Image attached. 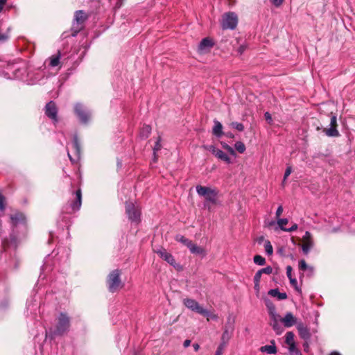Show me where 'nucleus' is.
Segmentation results:
<instances>
[{
  "label": "nucleus",
  "mask_w": 355,
  "mask_h": 355,
  "mask_svg": "<svg viewBox=\"0 0 355 355\" xmlns=\"http://www.w3.org/2000/svg\"><path fill=\"white\" fill-rule=\"evenodd\" d=\"M188 248L189 249L190 252L192 254L200 255L202 257L205 256V254H206V252L204 248H202L200 246H198L197 245L193 243L192 242L190 244V245H189Z\"/></svg>",
  "instance_id": "20"
},
{
  "label": "nucleus",
  "mask_w": 355,
  "mask_h": 355,
  "mask_svg": "<svg viewBox=\"0 0 355 355\" xmlns=\"http://www.w3.org/2000/svg\"><path fill=\"white\" fill-rule=\"evenodd\" d=\"M280 321L283 323L284 327L287 328L291 327L294 324L297 325L298 323L297 318L291 312H287L284 318H280Z\"/></svg>",
  "instance_id": "13"
},
{
  "label": "nucleus",
  "mask_w": 355,
  "mask_h": 355,
  "mask_svg": "<svg viewBox=\"0 0 355 355\" xmlns=\"http://www.w3.org/2000/svg\"><path fill=\"white\" fill-rule=\"evenodd\" d=\"M306 270L309 272V274L310 275H311L313 273V272H311V270Z\"/></svg>",
  "instance_id": "64"
},
{
  "label": "nucleus",
  "mask_w": 355,
  "mask_h": 355,
  "mask_svg": "<svg viewBox=\"0 0 355 355\" xmlns=\"http://www.w3.org/2000/svg\"><path fill=\"white\" fill-rule=\"evenodd\" d=\"M233 331H230L229 328H224V331L221 336V343L220 344H223L225 345L227 344L229 340H230Z\"/></svg>",
  "instance_id": "22"
},
{
  "label": "nucleus",
  "mask_w": 355,
  "mask_h": 355,
  "mask_svg": "<svg viewBox=\"0 0 355 355\" xmlns=\"http://www.w3.org/2000/svg\"><path fill=\"white\" fill-rule=\"evenodd\" d=\"M161 149L160 139H159L153 148V154H154V161L155 162L157 159V152Z\"/></svg>",
  "instance_id": "38"
},
{
  "label": "nucleus",
  "mask_w": 355,
  "mask_h": 355,
  "mask_svg": "<svg viewBox=\"0 0 355 355\" xmlns=\"http://www.w3.org/2000/svg\"><path fill=\"white\" fill-rule=\"evenodd\" d=\"M120 275L121 272L119 270H114L108 275L107 284L110 292H116L119 288L122 287Z\"/></svg>",
  "instance_id": "2"
},
{
  "label": "nucleus",
  "mask_w": 355,
  "mask_h": 355,
  "mask_svg": "<svg viewBox=\"0 0 355 355\" xmlns=\"http://www.w3.org/2000/svg\"><path fill=\"white\" fill-rule=\"evenodd\" d=\"M46 114L51 119H53L55 122H57V113L58 110L55 106V103L53 101H50L46 105Z\"/></svg>",
  "instance_id": "14"
},
{
  "label": "nucleus",
  "mask_w": 355,
  "mask_h": 355,
  "mask_svg": "<svg viewBox=\"0 0 355 355\" xmlns=\"http://www.w3.org/2000/svg\"><path fill=\"white\" fill-rule=\"evenodd\" d=\"M323 132L328 137H337L340 136V133L336 127L330 126L329 128H324Z\"/></svg>",
  "instance_id": "24"
},
{
  "label": "nucleus",
  "mask_w": 355,
  "mask_h": 355,
  "mask_svg": "<svg viewBox=\"0 0 355 355\" xmlns=\"http://www.w3.org/2000/svg\"><path fill=\"white\" fill-rule=\"evenodd\" d=\"M295 335L293 332L288 331L285 335V343L288 345V349L297 347L295 341Z\"/></svg>",
  "instance_id": "19"
},
{
  "label": "nucleus",
  "mask_w": 355,
  "mask_h": 355,
  "mask_svg": "<svg viewBox=\"0 0 355 355\" xmlns=\"http://www.w3.org/2000/svg\"><path fill=\"white\" fill-rule=\"evenodd\" d=\"M10 38V29L8 28L6 31L0 28V43L8 41Z\"/></svg>",
  "instance_id": "27"
},
{
  "label": "nucleus",
  "mask_w": 355,
  "mask_h": 355,
  "mask_svg": "<svg viewBox=\"0 0 355 355\" xmlns=\"http://www.w3.org/2000/svg\"><path fill=\"white\" fill-rule=\"evenodd\" d=\"M227 137L232 138L234 137V135L232 134H228Z\"/></svg>",
  "instance_id": "63"
},
{
  "label": "nucleus",
  "mask_w": 355,
  "mask_h": 355,
  "mask_svg": "<svg viewBox=\"0 0 355 355\" xmlns=\"http://www.w3.org/2000/svg\"><path fill=\"white\" fill-rule=\"evenodd\" d=\"M286 275L288 279L292 278V267L291 266L286 267Z\"/></svg>",
  "instance_id": "52"
},
{
  "label": "nucleus",
  "mask_w": 355,
  "mask_h": 355,
  "mask_svg": "<svg viewBox=\"0 0 355 355\" xmlns=\"http://www.w3.org/2000/svg\"><path fill=\"white\" fill-rule=\"evenodd\" d=\"M279 320H280L279 315L271 318L270 325L277 335H280L284 331V329L279 324Z\"/></svg>",
  "instance_id": "17"
},
{
  "label": "nucleus",
  "mask_w": 355,
  "mask_h": 355,
  "mask_svg": "<svg viewBox=\"0 0 355 355\" xmlns=\"http://www.w3.org/2000/svg\"><path fill=\"white\" fill-rule=\"evenodd\" d=\"M264 249L268 255H272L273 253V248L271 243L269 241H266L264 243Z\"/></svg>",
  "instance_id": "35"
},
{
  "label": "nucleus",
  "mask_w": 355,
  "mask_h": 355,
  "mask_svg": "<svg viewBox=\"0 0 355 355\" xmlns=\"http://www.w3.org/2000/svg\"><path fill=\"white\" fill-rule=\"evenodd\" d=\"M284 0H270L272 4H273L276 7L280 6Z\"/></svg>",
  "instance_id": "48"
},
{
  "label": "nucleus",
  "mask_w": 355,
  "mask_h": 355,
  "mask_svg": "<svg viewBox=\"0 0 355 355\" xmlns=\"http://www.w3.org/2000/svg\"><path fill=\"white\" fill-rule=\"evenodd\" d=\"M302 249L304 252V254H307L311 249L314 245L313 239L312 237L311 234L306 231L304 234V235L302 236Z\"/></svg>",
  "instance_id": "10"
},
{
  "label": "nucleus",
  "mask_w": 355,
  "mask_h": 355,
  "mask_svg": "<svg viewBox=\"0 0 355 355\" xmlns=\"http://www.w3.org/2000/svg\"><path fill=\"white\" fill-rule=\"evenodd\" d=\"M290 280V283L292 286H293L294 287L297 288V280L295 278H290L289 279Z\"/></svg>",
  "instance_id": "54"
},
{
  "label": "nucleus",
  "mask_w": 355,
  "mask_h": 355,
  "mask_svg": "<svg viewBox=\"0 0 355 355\" xmlns=\"http://www.w3.org/2000/svg\"><path fill=\"white\" fill-rule=\"evenodd\" d=\"M6 208V198L0 192V210L4 211Z\"/></svg>",
  "instance_id": "41"
},
{
  "label": "nucleus",
  "mask_w": 355,
  "mask_h": 355,
  "mask_svg": "<svg viewBox=\"0 0 355 355\" xmlns=\"http://www.w3.org/2000/svg\"><path fill=\"white\" fill-rule=\"evenodd\" d=\"M296 327L298 331L300 336L302 339L307 340L310 338L311 334H310L309 329L307 328V327L306 325H304V323H302V322H299L297 324Z\"/></svg>",
  "instance_id": "16"
},
{
  "label": "nucleus",
  "mask_w": 355,
  "mask_h": 355,
  "mask_svg": "<svg viewBox=\"0 0 355 355\" xmlns=\"http://www.w3.org/2000/svg\"><path fill=\"white\" fill-rule=\"evenodd\" d=\"M243 51H244V48L243 46H241L239 49V51L240 53H242Z\"/></svg>",
  "instance_id": "62"
},
{
  "label": "nucleus",
  "mask_w": 355,
  "mask_h": 355,
  "mask_svg": "<svg viewBox=\"0 0 355 355\" xmlns=\"http://www.w3.org/2000/svg\"><path fill=\"white\" fill-rule=\"evenodd\" d=\"M230 126L233 128H235L236 130H237L239 131H243L244 130V126L241 123L232 122L230 123Z\"/></svg>",
  "instance_id": "39"
},
{
  "label": "nucleus",
  "mask_w": 355,
  "mask_h": 355,
  "mask_svg": "<svg viewBox=\"0 0 355 355\" xmlns=\"http://www.w3.org/2000/svg\"><path fill=\"white\" fill-rule=\"evenodd\" d=\"M60 63V53L57 55H53L50 58L49 65L52 67H56Z\"/></svg>",
  "instance_id": "33"
},
{
  "label": "nucleus",
  "mask_w": 355,
  "mask_h": 355,
  "mask_svg": "<svg viewBox=\"0 0 355 355\" xmlns=\"http://www.w3.org/2000/svg\"><path fill=\"white\" fill-rule=\"evenodd\" d=\"M193 347L196 352L198 351L200 349V345L198 343H194L193 345Z\"/></svg>",
  "instance_id": "57"
},
{
  "label": "nucleus",
  "mask_w": 355,
  "mask_h": 355,
  "mask_svg": "<svg viewBox=\"0 0 355 355\" xmlns=\"http://www.w3.org/2000/svg\"><path fill=\"white\" fill-rule=\"evenodd\" d=\"M275 225V221H270V222H268V223L266 224V225H267L268 227H270V226H272V225Z\"/></svg>",
  "instance_id": "59"
},
{
  "label": "nucleus",
  "mask_w": 355,
  "mask_h": 355,
  "mask_svg": "<svg viewBox=\"0 0 355 355\" xmlns=\"http://www.w3.org/2000/svg\"><path fill=\"white\" fill-rule=\"evenodd\" d=\"M70 327V320L65 313H61L58 318L56 329L54 332L55 335H62L67 332Z\"/></svg>",
  "instance_id": "4"
},
{
  "label": "nucleus",
  "mask_w": 355,
  "mask_h": 355,
  "mask_svg": "<svg viewBox=\"0 0 355 355\" xmlns=\"http://www.w3.org/2000/svg\"><path fill=\"white\" fill-rule=\"evenodd\" d=\"M155 252L164 261L173 266L178 270H182V266L175 262L173 255L168 252L165 249L161 248L155 251Z\"/></svg>",
  "instance_id": "8"
},
{
  "label": "nucleus",
  "mask_w": 355,
  "mask_h": 355,
  "mask_svg": "<svg viewBox=\"0 0 355 355\" xmlns=\"http://www.w3.org/2000/svg\"><path fill=\"white\" fill-rule=\"evenodd\" d=\"M151 132V127L148 125H144L140 130V137L142 139H146Z\"/></svg>",
  "instance_id": "26"
},
{
  "label": "nucleus",
  "mask_w": 355,
  "mask_h": 355,
  "mask_svg": "<svg viewBox=\"0 0 355 355\" xmlns=\"http://www.w3.org/2000/svg\"><path fill=\"white\" fill-rule=\"evenodd\" d=\"M299 269L302 271H306V270H311V272H313V268L311 266H307L306 261L304 260H300L299 261Z\"/></svg>",
  "instance_id": "31"
},
{
  "label": "nucleus",
  "mask_w": 355,
  "mask_h": 355,
  "mask_svg": "<svg viewBox=\"0 0 355 355\" xmlns=\"http://www.w3.org/2000/svg\"><path fill=\"white\" fill-rule=\"evenodd\" d=\"M291 173H292V167L287 166V168L285 171L284 175L283 184L285 182L286 180L291 175Z\"/></svg>",
  "instance_id": "44"
},
{
  "label": "nucleus",
  "mask_w": 355,
  "mask_h": 355,
  "mask_svg": "<svg viewBox=\"0 0 355 355\" xmlns=\"http://www.w3.org/2000/svg\"><path fill=\"white\" fill-rule=\"evenodd\" d=\"M297 227H298L297 225L295 223L290 228H286L284 230V232H292L297 230Z\"/></svg>",
  "instance_id": "49"
},
{
  "label": "nucleus",
  "mask_w": 355,
  "mask_h": 355,
  "mask_svg": "<svg viewBox=\"0 0 355 355\" xmlns=\"http://www.w3.org/2000/svg\"><path fill=\"white\" fill-rule=\"evenodd\" d=\"M73 145H74V147H75L77 150H78V142H77V141H76V140H75Z\"/></svg>",
  "instance_id": "60"
},
{
  "label": "nucleus",
  "mask_w": 355,
  "mask_h": 355,
  "mask_svg": "<svg viewBox=\"0 0 355 355\" xmlns=\"http://www.w3.org/2000/svg\"><path fill=\"white\" fill-rule=\"evenodd\" d=\"M223 147L226 150H227V152H228L230 155H233V156H236V153H235V151H234V148H232L230 146H229V145H227V144H223Z\"/></svg>",
  "instance_id": "42"
},
{
  "label": "nucleus",
  "mask_w": 355,
  "mask_h": 355,
  "mask_svg": "<svg viewBox=\"0 0 355 355\" xmlns=\"http://www.w3.org/2000/svg\"><path fill=\"white\" fill-rule=\"evenodd\" d=\"M288 352L289 355H302L300 350L297 347L288 349Z\"/></svg>",
  "instance_id": "40"
},
{
  "label": "nucleus",
  "mask_w": 355,
  "mask_h": 355,
  "mask_svg": "<svg viewBox=\"0 0 355 355\" xmlns=\"http://www.w3.org/2000/svg\"><path fill=\"white\" fill-rule=\"evenodd\" d=\"M190 344H191V340L187 339L184 341L183 345L184 347H188L190 345Z\"/></svg>",
  "instance_id": "56"
},
{
  "label": "nucleus",
  "mask_w": 355,
  "mask_h": 355,
  "mask_svg": "<svg viewBox=\"0 0 355 355\" xmlns=\"http://www.w3.org/2000/svg\"><path fill=\"white\" fill-rule=\"evenodd\" d=\"M7 0H0V12L2 11L4 5L6 4Z\"/></svg>",
  "instance_id": "55"
},
{
  "label": "nucleus",
  "mask_w": 355,
  "mask_h": 355,
  "mask_svg": "<svg viewBox=\"0 0 355 355\" xmlns=\"http://www.w3.org/2000/svg\"><path fill=\"white\" fill-rule=\"evenodd\" d=\"M254 289L257 293L259 291V282H254Z\"/></svg>",
  "instance_id": "58"
},
{
  "label": "nucleus",
  "mask_w": 355,
  "mask_h": 355,
  "mask_svg": "<svg viewBox=\"0 0 355 355\" xmlns=\"http://www.w3.org/2000/svg\"><path fill=\"white\" fill-rule=\"evenodd\" d=\"M234 318L232 315H229L227 318V323L225 326V328H229L230 331H234Z\"/></svg>",
  "instance_id": "30"
},
{
  "label": "nucleus",
  "mask_w": 355,
  "mask_h": 355,
  "mask_svg": "<svg viewBox=\"0 0 355 355\" xmlns=\"http://www.w3.org/2000/svg\"><path fill=\"white\" fill-rule=\"evenodd\" d=\"M225 347V345H223V344H220L216 352L215 355H222L223 351Z\"/></svg>",
  "instance_id": "47"
},
{
  "label": "nucleus",
  "mask_w": 355,
  "mask_h": 355,
  "mask_svg": "<svg viewBox=\"0 0 355 355\" xmlns=\"http://www.w3.org/2000/svg\"><path fill=\"white\" fill-rule=\"evenodd\" d=\"M125 212L128 215L129 220L132 223L138 224L141 219V210L139 207L135 206L132 202L125 203Z\"/></svg>",
  "instance_id": "3"
},
{
  "label": "nucleus",
  "mask_w": 355,
  "mask_h": 355,
  "mask_svg": "<svg viewBox=\"0 0 355 355\" xmlns=\"http://www.w3.org/2000/svg\"><path fill=\"white\" fill-rule=\"evenodd\" d=\"M196 191L199 196L204 197L207 202L216 204L218 196V191L216 189L198 185L196 187Z\"/></svg>",
  "instance_id": "1"
},
{
  "label": "nucleus",
  "mask_w": 355,
  "mask_h": 355,
  "mask_svg": "<svg viewBox=\"0 0 355 355\" xmlns=\"http://www.w3.org/2000/svg\"><path fill=\"white\" fill-rule=\"evenodd\" d=\"M234 147H235V149L239 153H243L246 149L245 144L241 141H236L234 144Z\"/></svg>",
  "instance_id": "34"
},
{
  "label": "nucleus",
  "mask_w": 355,
  "mask_h": 355,
  "mask_svg": "<svg viewBox=\"0 0 355 355\" xmlns=\"http://www.w3.org/2000/svg\"><path fill=\"white\" fill-rule=\"evenodd\" d=\"M74 112L80 121L87 123L91 117V112L83 104L78 103L74 105Z\"/></svg>",
  "instance_id": "6"
},
{
  "label": "nucleus",
  "mask_w": 355,
  "mask_h": 355,
  "mask_svg": "<svg viewBox=\"0 0 355 355\" xmlns=\"http://www.w3.org/2000/svg\"><path fill=\"white\" fill-rule=\"evenodd\" d=\"M238 23V18L234 12H227L223 15L221 26L223 29L233 30Z\"/></svg>",
  "instance_id": "5"
},
{
  "label": "nucleus",
  "mask_w": 355,
  "mask_h": 355,
  "mask_svg": "<svg viewBox=\"0 0 355 355\" xmlns=\"http://www.w3.org/2000/svg\"><path fill=\"white\" fill-rule=\"evenodd\" d=\"M264 116H265L266 120L268 122V123H272V116L269 112H266L264 114Z\"/></svg>",
  "instance_id": "53"
},
{
  "label": "nucleus",
  "mask_w": 355,
  "mask_h": 355,
  "mask_svg": "<svg viewBox=\"0 0 355 355\" xmlns=\"http://www.w3.org/2000/svg\"><path fill=\"white\" fill-rule=\"evenodd\" d=\"M259 272H261V274H267V275H270L272 273V268L270 267V266H267L264 268H262L261 270H259Z\"/></svg>",
  "instance_id": "43"
},
{
  "label": "nucleus",
  "mask_w": 355,
  "mask_h": 355,
  "mask_svg": "<svg viewBox=\"0 0 355 355\" xmlns=\"http://www.w3.org/2000/svg\"><path fill=\"white\" fill-rule=\"evenodd\" d=\"M268 295L272 297H277L278 300H282L287 298V295L286 293H280L278 289H270L268 291Z\"/></svg>",
  "instance_id": "23"
},
{
  "label": "nucleus",
  "mask_w": 355,
  "mask_h": 355,
  "mask_svg": "<svg viewBox=\"0 0 355 355\" xmlns=\"http://www.w3.org/2000/svg\"><path fill=\"white\" fill-rule=\"evenodd\" d=\"M261 277V272L258 270L254 277V282H260Z\"/></svg>",
  "instance_id": "51"
},
{
  "label": "nucleus",
  "mask_w": 355,
  "mask_h": 355,
  "mask_svg": "<svg viewBox=\"0 0 355 355\" xmlns=\"http://www.w3.org/2000/svg\"><path fill=\"white\" fill-rule=\"evenodd\" d=\"M87 19V15L83 10H77L75 12L74 22L73 23L72 30L74 32L73 36H76L77 33L83 28V23Z\"/></svg>",
  "instance_id": "7"
},
{
  "label": "nucleus",
  "mask_w": 355,
  "mask_h": 355,
  "mask_svg": "<svg viewBox=\"0 0 355 355\" xmlns=\"http://www.w3.org/2000/svg\"><path fill=\"white\" fill-rule=\"evenodd\" d=\"M254 262L259 266H263L266 263V260L261 255H255L254 257Z\"/></svg>",
  "instance_id": "37"
},
{
  "label": "nucleus",
  "mask_w": 355,
  "mask_h": 355,
  "mask_svg": "<svg viewBox=\"0 0 355 355\" xmlns=\"http://www.w3.org/2000/svg\"><path fill=\"white\" fill-rule=\"evenodd\" d=\"M282 212H283V207L282 205H280V206H279V207L277 208V209L276 211V213H275L276 218H279L280 217V216L282 215Z\"/></svg>",
  "instance_id": "50"
},
{
  "label": "nucleus",
  "mask_w": 355,
  "mask_h": 355,
  "mask_svg": "<svg viewBox=\"0 0 355 355\" xmlns=\"http://www.w3.org/2000/svg\"><path fill=\"white\" fill-rule=\"evenodd\" d=\"M75 199L70 203L69 206L71 211H76L80 209L82 204V193L80 189H78L75 193Z\"/></svg>",
  "instance_id": "15"
},
{
  "label": "nucleus",
  "mask_w": 355,
  "mask_h": 355,
  "mask_svg": "<svg viewBox=\"0 0 355 355\" xmlns=\"http://www.w3.org/2000/svg\"><path fill=\"white\" fill-rule=\"evenodd\" d=\"M215 156L227 164L232 162L231 159L229 157V156L220 149H218V150L216 151V154L215 155Z\"/></svg>",
  "instance_id": "25"
},
{
  "label": "nucleus",
  "mask_w": 355,
  "mask_h": 355,
  "mask_svg": "<svg viewBox=\"0 0 355 355\" xmlns=\"http://www.w3.org/2000/svg\"><path fill=\"white\" fill-rule=\"evenodd\" d=\"M330 126L337 128V118H336V116L333 115L331 117Z\"/></svg>",
  "instance_id": "46"
},
{
  "label": "nucleus",
  "mask_w": 355,
  "mask_h": 355,
  "mask_svg": "<svg viewBox=\"0 0 355 355\" xmlns=\"http://www.w3.org/2000/svg\"><path fill=\"white\" fill-rule=\"evenodd\" d=\"M183 304L189 309L191 310L192 311L196 312L199 314L206 313L205 311V309L202 307L199 304V303L193 299L185 298L183 300Z\"/></svg>",
  "instance_id": "9"
},
{
  "label": "nucleus",
  "mask_w": 355,
  "mask_h": 355,
  "mask_svg": "<svg viewBox=\"0 0 355 355\" xmlns=\"http://www.w3.org/2000/svg\"><path fill=\"white\" fill-rule=\"evenodd\" d=\"M266 306H267V308L268 309V313H269V315H270V318L279 315L277 313V312H276V309H275V305L272 302H266Z\"/></svg>",
  "instance_id": "28"
},
{
  "label": "nucleus",
  "mask_w": 355,
  "mask_h": 355,
  "mask_svg": "<svg viewBox=\"0 0 355 355\" xmlns=\"http://www.w3.org/2000/svg\"><path fill=\"white\" fill-rule=\"evenodd\" d=\"M271 345H264L260 347V352L266 353L268 354H275L277 353V347L275 346V340H272Z\"/></svg>",
  "instance_id": "18"
},
{
  "label": "nucleus",
  "mask_w": 355,
  "mask_h": 355,
  "mask_svg": "<svg viewBox=\"0 0 355 355\" xmlns=\"http://www.w3.org/2000/svg\"><path fill=\"white\" fill-rule=\"evenodd\" d=\"M205 148L209 150L214 155L216 154V151L218 150V149L213 145L205 146Z\"/></svg>",
  "instance_id": "45"
},
{
  "label": "nucleus",
  "mask_w": 355,
  "mask_h": 355,
  "mask_svg": "<svg viewBox=\"0 0 355 355\" xmlns=\"http://www.w3.org/2000/svg\"><path fill=\"white\" fill-rule=\"evenodd\" d=\"M214 125L213 127L212 132L216 137H220L223 135V125L221 123L217 120H214Z\"/></svg>",
  "instance_id": "21"
},
{
  "label": "nucleus",
  "mask_w": 355,
  "mask_h": 355,
  "mask_svg": "<svg viewBox=\"0 0 355 355\" xmlns=\"http://www.w3.org/2000/svg\"><path fill=\"white\" fill-rule=\"evenodd\" d=\"M11 224L13 227H17L20 225H25L26 217L21 212L16 211L10 216Z\"/></svg>",
  "instance_id": "12"
},
{
  "label": "nucleus",
  "mask_w": 355,
  "mask_h": 355,
  "mask_svg": "<svg viewBox=\"0 0 355 355\" xmlns=\"http://www.w3.org/2000/svg\"><path fill=\"white\" fill-rule=\"evenodd\" d=\"M205 311L206 312L205 313H201L200 315L205 316L207 318V321H209L211 320H218V317L216 314L212 313L205 309Z\"/></svg>",
  "instance_id": "32"
},
{
  "label": "nucleus",
  "mask_w": 355,
  "mask_h": 355,
  "mask_svg": "<svg viewBox=\"0 0 355 355\" xmlns=\"http://www.w3.org/2000/svg\"><path fill=\"white\" fill-rule=\"evenodd\" d=\"M329 355H341V354H339L338 352H333Z\"/></svg>",
  "instance_id": "61"
},
{
  "label": "nucleus",
  "mask_w": 355,
  "mask_h": 355,
  "mask_svg": "<svg viewBox=\"0 0 355 355\" xmlns=\"http://www.w3.org/2000/svg\"><path fill=\"white\" fill-rule=\"evenodd\" d=\"M288 223V220L287 218H277V223L278 225V227L283 231L286 227H284V225H286Z\"/></svg>",
  "instance_id": "36"
},
{
  "label": "nucleus",
  "mask_w": 355,
  "mask_h": 355,
  "mask_svg": "<svg viewBox=\"0 0 355 355\" xmlns=\"http://www.w3.org/2000/svg\"><path fill=\"white\" fill-rule=\"evenodd\" d=\"M175 241L184 244L187 248H189V245H190V244L192 242L191 241L189 240L188 239L185 238L184 236H182L181 234L176 235Z\"/></svg>",
  "instance_id": "29"
},
{
  "label": "nucleus",
  "mask_w": 355,
  "mask_h": 355,
  "mask_svg": "<svg viewBox=\"0 0 355 355\" xmlns=\"http://www.w3.org/2000/svg\"><path fill=\"white\" fill-rule=\"evenodd\" d=\"M214 45V43L211 38L205 37L199 44L198 51L200 53H206L211 50Z\"/></svg>",
  "instance_id": "11"
}]
</instances>
